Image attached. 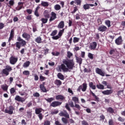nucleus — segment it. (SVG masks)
I'll use <instances>...</instances> for the list:
<instances>
[{"label":"nucleus","instance_id":"f257e3e1","mask_svg":"<svg viewBox=\"0 0 125 125\" xmlns=\"http://www.w3.org/2000/svg\"><path fill=\"white\" fill-rule=\"evenodd\" d=\"M62 63L61 65H58V68L59 72L67 73L71 72L70 70H73L75 67V62L74 60L64 59L62 60Z\"/></svg>","mask_w":125,"mask_h":125},{"label":"nucleus","instance_id":"f03ea898","mask_svg":"<svg viewBox=\"0 0 125 125\" xmlns=\"http://www.w3.org/2000/svg\"><path fill=\"white\" fill-rule=\"evenodd\" d=\"M17 41V42L15 44L17 50H18V49H20V48H21V47H24V46H26L27 44V42H26V41L23 40V39H22L21 37H18Z\"/></svg>","mask_w":125,"mask_h":125},{"label":"nucleus","instance_id":"7ed1b4c3","mask_svg":"<svg viewBox=\"0 0 125 125\" xmlns=\"http://www.w3.org/2000/svg\"><path fill=\"white\" fill-rule=\"evenodd\" d=\"M11 71H12V67L9 65H6L5 66V68L2 70L1 74L6 77L9 75V73H10Z\"/></svg>","mask_w":125,"mask_h":125},{"label":"nucleus","instance_id":"20e7f679","mask_svg":"<svg viewBox=\"0 0 125 125\" xmlns=\"http://www.w3.org/2000/svg\"><path fill=\"white\" fill-rule=\"evenodd\" d=\"M86 89H87V83H83L82 85H81L77 88V91L81 92V90L84 92L86 91Z\"/></svg>","mask_w":125,"mask_h":125},{"label":"nucleus","instance_id":"39448f33","mask_svg":"<svg viewBox=\"0 0 125 125\" xmlns=\"http://www.w3.org/2000/svg\"><path fill=\"white\" fill-rule=\"evenodd\" d=\"M17 61H18V57L15 56H11L9 58V62L11 65H15V63H17Z\"/></svg>","mask_w":125,"mask_h":125},{"label":"nucleus","instance_id":"423d86ee","mask_svg":"<svg viewBox=\"0 0 125 125\" xmlns=\"http://www.w3.org/2000/svg\"><path fill=\"white\" fill-rule=\"evenodd\" d=\"M69 105L71 108H76V109H78V111H81V109H82V107H81V105H80V104H75L74 105V102L73 101H70V102L69 103Z\"/></svg>","mask_w":125,"mask_h":125},{"label":"nucleus","instance_id":"0eeeda50","mask_svg":"<svg viewBox=\"0 0 125 125\" xmlns=\"http://www.w3.org/2000/svg\"><path fill=\"white\" fill-rule=\"evenodd\" d=\"M14 107L12 105L9 106L8 109H6L5 110V113L6 114H8L9 115H12L13 114V111H14Z\"/></svg>","mask_w":125,"mask_h":125},{"label":"nucleus","instance_id":"6e6552de","mask_svg":"<svg viewBox=\"0 0 125 125\" xmlns=\"http://www.w3.org/2000/svg\"><path fill=\"white\" fill-rule=\"evenodd\" d=\"M61 117H64L66 119H70V115L69 113L67 112V110H64L63 111H61V113L59 114Z\"/></svg>","mask_w":125,"mask_h":125},{"label":"nucleus","instance_id":"1a4fd4ad","mask_svg":"<svg viewBox=\"0 0 125 125\" xmlns=\"http://www.w3.org/2000/svg\"><path fill=\"white\" fill-rule=\"evenodd\" d=\"M62 102L59 101H54L51 103L50 104V107H58V106H60L62 105Z\"/></svg>","mask_w":125,"mask_h":125},{"label":"nucleus","instance_id":"9d476101","mask_svg":"<svg viewBox=\"0 0 125 125\" xmlns=\"http://www.w3.org/2000/svg\"><path fill=\"white\" fill-rule=\"evenodd\" d=\"M15 100H16V101H18V102H21V103H23V102H25L26 99L21 97L19 95H16L15 98Z\"/></svg>","mask_w":125,"mask_h":125},{"label":"nucleus","instance_id":"9b49d317","mask_svg":"<svg viewBox=\"0 0 125 125\" xmlns=\"http://www.w3.org/2000/svg\"><path fill=\"white\" fill-rule=\"evenodd\" d=\"M123 38L122 36H119L117 39L115 40V43L117 45H121L123 43Z\"/></svg>","mask_w":125,"mask_h":125},{"label":"nucleus","instance_id":"f8f14e48","mask_svg":"<svg viewBox=\"0 0 125 125\" xmlns=\"http://www.w3.org/2000/svg\"><path fill=\"white\" fill-rule=\"evenodd\" d=\"M96 73L102 76V77H104L105 76V73L102 71V69L97 67L96 68Z\"/></svg>","mask_w":125,"mask_h":125},{"label":"nucleus","instance_id":"ddd939ff","mask_svg":"<svg viewBox=\"0 0 125 125\" xmlns=\"http://www.w3.org/2000/svg\"><path fill=\"white\" fill-rule=\"evenodd\" d=\"M15 30L14 28H13L10 32V37L8 39V42H11V40L12 39H14V35L15 34Z\"/></svg>","mask_w":125,"mask_h":125},{"label":"nucleus","instance_id":"4468645a","mask_svg":"<svg viewBox=\"0 0 125 125\" xmlns=\"http://www.w3.org/2000/svg\"><path fill=\"white\" fill-rule=\"evenodd\" d=\"M22 38H23V39H25V40L26 41H30V40L31 39V35H30V34H29L26 32H24L22 34Z\"/></svg>","mask_w":125,"mask_h":125},{"label":"nucleus","instance_id":"2eb2a0df","mask_svg":"<svg viewBox=\"0 0 125 125\" xmlns=\"http://www.w3.org/2000/svg\"><path fill=\"white\" fill-rule=\"evenodd\" d=\"M97 46V43L95 42H92L89 46V48L91 50H94Z\"/></svg>","mask_w":125,"mask_h":125},{"label":"nucleus","instance_id":"dca6fc26","mask_svg":"<svg viewBox=\"0 0 125 125\" xmlns=\"http://www.w3.org/2000/svg\"><path fill=\"white\" fill-rule=\"evenodd\" d=\"M51 15V16L50 17V19L49 20L50 22L53 21V20H55V19L57 18V17H56V13L54 12H52Z\"/></svg>","mask_w":125,"mask_h":125},{"label":"nucleus","instance_id":"f3484780","mask_svg":"<svg viewBox=\"0 0 125 125\" xmlns=\"http://www.w3.org/2000/svg\"><path fill=\"white\" fill-rule=\"evenodd\" d=\"M74 3H75V1H72L70 3V5H73V7H74L73 11L71 12V13L72 14H74V13H76V12L78 10V8L77 7V5L74 4Z\"/></svg>","mask_w":125,"mask_h":125},{"label":"nucleus","instance_id":"a211bd4d","mask_svg":"<svg viewBox=\"0 0 125 125\" xmlns=\"http://www.w3.org/2000/svg\"><path fill=\"white\" fill-rule=\"evenodd\" d=\"M107 27L104 25H101L98 28V31H100V32H106V31H107Z\"/></svg>","mask_w":125,"mask_h":125},{"label":"nucleus","instance_id":"6ab92c4d","mask_svg":"<svg viewBox=\"0 0 125 125\" xmlns=\"http://www.w3.org/2000/svg\"><path fill=\"white\" fill-rule=\"evenodd\" d=\"M64 27H65V22L62 21L59 23L57 28H58V29H63V28H64Z\"/></svg>","mask_w":125,"mask_h":125},{"label":"nucleus","instance_id":"aec40b11","mask_svg":"<svg viewBox=\"0 0 125 125\" xmlns=\"http://www.w3.org/2000/svg\"><path fill=\"white\" fill-rule=\"evenodd\" d=\"M103 94H104V95H110V94H112L113 93V90H106L102 91Z\"/></svg>","mask_w":125,"mask_h":125},{"label":"nucleus","instance_id":"412c9836","mask_svg":"<svg viewBox=\"0 0 125 125\" xmlns=\"http://www.w3.org/2000/svg\"><path fill=\"white\" fill-rule=\"evenodd\" d=\"M43 16L45 18H47L48 19L50 18V14L49 13V11H44L43 13Z\"/></svg>","mask_w":125,"mask_h":125},{"label":"nucleus","instance_id":"4be33fe9","mask_svg":"<svg viewBox=\"0 0 125 125\" xmlns=\"http://www.w3.org/2000/svg\"><path fill=\"white\" fill-rule=\"evenodd\" d=\"M56 99L57 100H61L62 101H63V100H65V98L63 95H58L56 96Z\"/></svg>","mask_w":125,"mask_h":125},{"label":"nucleus","instance_id":"5701e85b","mask_svg":"<svg viewBox=\"0 0 125 125\" xmlns=\"http://www.w3.org/2000/svg\"><path fill=\"white\" fill-rule=\"evenodd\" d=\"M76 60L77 61V62L79 64V65H82V63H83V59L81 57H79L77 56H75Z\"/></svg>","mask_w":125,"mask_h":125},{"label":"nucleus","instance_id":"b1692460","mask_svg":"<svg viewBox=\"0 0 125 125\" xmlns=\"http://www.w3.org/2000/svg\"><path fill=\"white\" fill-rule=\"evenodd\" d=\"M109 53L110 55L116 56V54H117V50L116 49H112L110 50Z\"/></svg>","mask_w":125,"mask_h":125},{"label":"nucleus","instance_id":"393cba45","mask_svg":"<svg viewBox=\"0 0 125 125\" xmlns=\"http://www.w3.org/2000/svg\"><path fill=\"white\" fill-rule=\"evenodd\" d=\"M43 109H42V107L40 108H36L35 109V114H36V115H39L40 114H42V112Z\"/></svg>","mask_w":125,"mask_h":125},{"label":"nucleus","instance_id":"a878e982","mask_svg":"<svg viewBox=\"0 0 125 125\" xmlns=\"http://www.w3.org/2000/svg\"><path fill=\"white\" fill-rule=\"evenodd\" d=\"M41 21H42V23H41L42 27H43V24H46V23H47V21H48V19H47L46 18H43L41 19Z\"/></svg>","mask_w":125,"mask_h":125},{"label":"nucleus","instance_id":"bb28decb","mask_svg":"<svg viewBox=\"0 0 125 125\" xmlns=\"http://www.w3.org/2000/svg\"><path fill=\"white\" fill-rule=\"evenodd\" d=\"M72 101H74V104H77V103H80V100L79 99V97H77L76 96L72 97Z\"/></svg>","mask_w":125,"mask_h":125},{"label":"nucleus","instance_id":"cd10ccee","mask_svg":"<svg viewBox=\"0 0 125 125\" xmlns=\"http://www.w3.org/2000/svg\"><path fill=\"white\" fill-rule=\"evenodd\" d=\"M90 94L92 95L93 97H94L95 99V101H99V98H98L96 95H95V94L92 92L91 90H90Z\"/></svg>","mask_w":125,"mask_h":125},{"label":"nucleus","instance_id":"c85d7f7f","mask_svg":"<svg viewBox=\"0 0 125 125\" xmlns=\"http://www.w3.org/2000/svg\"><path fill=\"white\" fill-rule=\"evenodd\" d=\"M44 100L48 102V103H51L52 101H54L55 100V98L54 97L48 98L47 99L45 98Z\"/></svg>","mask_w":125,"mask_h":125},{"label":"nucleus","instance_id":"c756f323","mask_svg":"<svg viewBox=\"0 0 125 125\" xmlns=\"http://www.w3.org/2000/svg\"><path fill=\"white\" fill-rule=\"evenodd\" d=\"M106 111L108 112V113H109V114H114L115 112V111L114 110V109L111 107H109L107 108H106Z\"/></svg>","mask_w":125,"mask_h":125},{"label":"nucleus","instance_id":"7c9ffc66","mask_svg":"<svg viewBox=\"0 0 125 125\" xmlns=\"http://www.w3.org/2000/svg\"><path fill=\"white\" fill-rule=\"evenodd\" d=\"M89 86L92 89H94V90L96 89V86L94 85V84H93V82L89 83Z\"/></svg>","mask_w":125,"mask_h":125},{"label":"nucleus","instance_id":"2f4dec72","mask_svg":"<svg viewBox=\"0 0 125 125\" xmlns=\"http://www.w3.org/2000/svg\"><path fill=\"white\" fill-rule=\"evenodd\" d=\"M1 87L4 91H7V89H8V85L6 84L1 85Z\"/></svg>","mask_w":125,"mask_h":125},{"label":"nucleus","instance_id":"473e14b6","mask_svg":"<svg viewBox=\"0 0 125 125\" xmlns=\"http://www.w3.org/2000/svg\"><path fill=\"white\" fill-rule=\"evenodd\" d=\"M15 4V2L14 0H10L9 1V3L7 4V6H8V7H10V6H13V5H14Z\"/></svg>","mask_w":125,"mask_h":125},{"label":"nucleus","instance_id":"72a5a7b5","mask_svg":"<svg viewBox=\"0 0 125 125\" xmlns=\"http://www.w3.org/2000/svg\"><path fill=\"white\" fill-rule=\"evenodd\" d=\"M30 64H31V62H30V61H26L23 64V68H28V67L30 66Z\"/></svg>","mask_w":125,"mask_h":125},{"label":"nucleus","instance_id":"f704fd0d","mask_svg":"<svg viewBox=\"0 0 125 125\" xmlns=\"http://www.w3.org/2000/svg\"><path fill=\"white\" fill-rule=\"evenodd\" d=\"M41 5L42 6H43V7H47V6L49 5V3H48V2L42 1L41 3Z\"/></svg>","mask_w":125,"mask_h":125},{"label":"nucleus","instance_id":"c9c22d12","mask_svg":"<svg viewBox=\"0 0 125 125\" xmlns=\"http://www.w3.org/2000/svg\"><path fill=\"white\" fill-rule=\"evenodd\" d=\"M57 77L60 80H62V81L64 80V75H63L62 73H59L57 75Z\"/></svg>","mask_w":125,"mask_h":125},{"label":"nucleus","instance_id":"e433bc0d","mask_svg":"<svg viewBox=\"0 0 125 125\" xmlns=\"http://www.w3.org/2000/svg\"><path fill=\"white\" fill-rule=\"evenodd\" d=\"M55 84L56 85H61L62 84V82L59 80H56L54 82Z\"/></svg>","mask_w":125,"mask_h":125},{"label":"nucleus","instance_id":"4c0bfd02","mask_svg":"<svg viewBox=\"0 0 125 125\" xmlns=\"http://www.w3.org/2000/svg\"><path fill=\"white\" fill-rule=\"evenodd\" d=\"M35 42H37V43H42V37H41V36L37 37L35 39Z\"/></svg>","mask_w":125,"mask_h":125},{"label":"nucleus","instance_id":"58836bf2","mask_svg":"<svg viewBox=\"0 0 125 125\" xmlns=\"http://www.w3.org/2000/svg\"><path fill=\"white\" fill-rule=\"evenodd\" d=\"M40 89L42 91V92H47V90L45 88L44 86H40Z\"/></svg>","mask_w":125,"mask_h":125},{"label":"nucleus","instance_id":"ea45409f","mask_svg":"<svg viewBox=\"0 0 125 125\" xmlns=\"http://www.w3.org/2000/svg\"><path fill=\"white\" fill-rule=\"evenodd\" d=\"M96 87L98 88V89H104V85L101 84H99L96 85Z\"/></svg>","mask_w":125,"mask_h":125},{"label":"nucleus","instance_id":"a19ab883","mask_svg":"<svg viewBox=\"0 0 125 125\" xmlns=\"http://www.w3.org/2000/svg\"><path fill=\"white\" fill-rule=\"evenodd\" d=\"M62 123H63V124H64V125H67V124H68V119H67V118H64L62 117Z\"/></svg>","mask_w":125,"mask_h":125},{"label":"nucleus","instance_id":"79ce46f5","mask_svg":"<svg viewBox=\"0 0 125 125\" xmlns=\"http://www.w3.org/2000/svg\"><path fill=\"white\" fill-rule=\"evenodd\" d=\"M83 8L85 10H86L87 9H89V8H90V7H89V4H85L83 5Z\"/></svg>","mask_w":125,"mask_h":125},{"label":"nucleus","instance_id":"37998d69","mask_svg":"<svg viewBox=\"0 0 125 125\" xmlns=\"http://www.w3.org/2000/svg\"><path fill=\"white\" fill-rule=\"evenodd\" d=\"M64 31H65V28H63L62 30H60L58 33V36L60 37H62V35H63V33H64Z\"/></svg>","mask_w":125,"mask_h":125},{"label":"nucleus","instance_id":"c03bdc74","mask_svg":"<svg viewBox=\"0 0 125 125\" xmlns=\"http://www.w3.org/2000/svg\"><path fill=\"white\" fill-rule=\"evenodd\" d=\"M75 3L77 5H80L81 6V4H82V0H75Z\"/></svg>","mask_w":125,"mask_h":125},{"label":"nucleus","instance_id":"a18cd8bd","mask_svg":"<svg viewBox=\"0 0 125 125\" xmlns=\"http://www.w3.org/2000/svg\"><path fill=\"white\" fill-rule=\"evenodd\" d=\"M55 10H60L61 9V6L59 4H56L54 6Z\"/></svg>","mask_w":125,"mask_h":125},{"label":"nucleus","instance_id":"49530a36","mask_svg":"<svg viewBox=\"0 0 125 125\" xmlns=\"http://www.w3.org/2000/svg\"><path fill=\"white\" fill-rule=\"evenodd\" d=\"M80 39L77 37H74L73 38V42L74 43H76L77 42H80Z\"/></svg>","mask_w":125,"mask_h":125},{"label":"nucleus","instance_id":"de8ad7c7","mask_svg":"<svg viewBox=\"0 0 125 125\" xmlns=\"http://www.w3.org/2000/svg\"><path fill=\"white\" fill-rule=\"evenodd\" d=\"M22 74L24 76H29L30 75V71L29 70H24L22 72Z\"/></svg>","mask_w":125,"mask_h":125},{"label":"nucleus","instance_id":"09e8293b","mask_svg":"<svg viewBox=\"0 0 125 125\" xmlns=\"http://www.w3.org/2000/svg\"><path fill=\"white\" fill-rule=\"evenodd\" d=\"M10 91L11 94H14L16 92V89L14 87H13L10 89Z\"/></svg>","mask_w":125,"mask_h":125},{"label":"nucleus","instance_id":"8fccbe9b","mask_svg":"<svg viewBox=\"0 0 125 125\" xmlns=\"http://www.w3.org/2000/svg\"><path fill=\"white\" fill-rule=\"evenodd\" d=\"M105 24L109 28L111 27V21L109 20H107L105 21Z\"/></svg>","mask_w":125,"mask_h":125},{"label":"nucleus","instance_id":"3c124183","mask_svg":"<svg viewBox=\"0 0 125 125\" xmlns=\"http://www.w3.org/2000/svg\"><path fill=\"white\" fill-rule=\"evenodd\" d=\"M83 72L84 73H90V72H91V69L90 68H84L83 69Z\"/></svg>","mask_w":125,"mask_h":125},{"label":"nucleus","instance_id":"603ef678","mask_svg":"<svg viewBox=\"0 0 125 125\" xmlns=\"http://www.w3.org/2000/svg\"><path fill=\"white\" fill-rule=\"evenodd\" d=\"M57 34V30H53L52 31V32L50 34V36L51 37H54V36L56 35Z\"/></svg>","mask_w":125,"mask_h":125},{"label":"nucleus","instance_id":"864d4df0","mask_svg":"<svg viewBox=\"0 0 125 125\" xmlns=\"http://www.w3.org/2000/svg\"><path fill=\"white\" fill-rule=\"evenodd\" d=\"M65 108L68 111V112H71V108H70V106H69V104L68 103H66L65 106Z\"/></svg>","mask_w":125,"mask_h":125},{"label":"nucleus","instance_id":"5fc2aeb1","mask_svg":"<svg viewBox=\"0 0 125 125\" xmlns=\"http://www.w3.org/2000/svg\"><path fill=\"white\" fill-rule=\"evenodd\" d=\"M108 125H115V123H114V121H113V119H109V120Z\"/></svg>","mask_w":125,"mask_h":125},{"label":"nucleus","instance_id":"6e6d98bb","mask_svg":"<svg viewBox=\"0 0 125 125\" xmlns=\"http://www.w3.org/2000/svg\"><path fill=\"white\" fill-rule=\"evenodd\" d=\"M38 117L39 118L40 121H42V119H43V115H42V113L38 114Z\"/></svg>","mask_w":125,"mask_h":125},{"label":"nucleus","instance_id":"4d7b16f0","mask_svg":"<svg viewBox=\"0 0 125 125\" xmlns=\"http://www.w3.org/2000/svg\"><path fill=\"white\" fill-rule=\"evenodd\" d=\"M58 113H59V110H56L55 109L54 111H51V115H56V114H58Z\"/></svg>","mask_w":125,"mask_h":125},{"label":"nucleus","instance_id":"13d9d810","mask_svg":"<svg viewBox=\"0 0 125 125\" xmlns=\"http://www.w3.org/2000/svg\"><path fill=\"white\" fill-rule=\"evenodd\" d=\"M88 58H89L90 59H93V54H92L91 53H89L88 54Z\"/></svg>","mask_w":125,"mask_h":125},{"label":"nucleus","instance_id":"bf43d9fd","mask_svg":"<svg viewBox=\"0 0 125 125\" xmlns=\"http://www.w3.org/2000/svg\"><path fill=\"white\" fill-rule=\"evenodd\" d=\"M73 56V53L70 51L67 52V57L68 58H71V57Z\"/></svg>","mask_w":125,"mask_h":125},{"label":"nucleus","instance_id":"052dcab7","mask_svg":"<svg viewBox=\"0 0 125 125\" xmlns=\"http://www.w3.org/2000/svg\"><path fill=\"white\" fill-rule=\"evenodd\" d=\"M100 121H104V120H105V116H104V115L102 114L100 116Z\"/></svg>","mask_w":125,"mask_h":125},{"label":"nucleus","instance_id":"680f3d73","mask_svg":"<svg viewBox=\"0 0 125 125\" xmlns=\"http://www.w3.org/2000/svg\"><path fill=\"white\" fill-rule=\"evenodd\" d=\"M26 20H28V21H31L32 20V15H28L26 17Z\"/></svg>","mask_w":125,"mask_h":125},{"label":"nucleus","instance_id":"e2e57ef3","mask_svg":"<svg viewBox=\"0 0 125 125\" xmlns=\"http://www.w3.org/2000/svg\"><path fill=\"white\" fill-rule=\"evenodd\" d=\"M82 125H89L88 124V123H87V122H86L85 120H83V121H82Z\"/></svg>","mask_w":125,"mask_h":125},{"label":"nucleus","instance_id":"0e129e2a","mask_svg":"<svg viewBox=\"0 0 125 125\" xmlns=\"http://www.w3.org/2000/svg\"><path fill=\"white\" fill-rule=\"evenodd\" d=\"M34 97H39L40 96V93L38 92H36L33 94Z\"/></svg>","mask_w":125,"mask_h":125},{"label":"nucleus","instance_id":"69168bd1","mask_svg":"<svg viewBox=\"0 0 125 125\" xmlns=\"http://www.w3.org/2000/svg\"><path fill=\"white\" fill-rule=\"evenodd\" d=\"M46 79L45 77L42 76V75H41L40 77V80L41 82H43V81H44Z\"/></svg>","mask_w":125,"mask_h":125},{"label":"nucleus","instance_id":"338daca9","mask_svg":"<svg viewBox=\"0 0 125 125\" xmlns=\"http://www.w3.org/2000/svg\"><path fill=\"white\" fill-rule=\"evenodd\" d=\"M60 37L59 36V35H57V36H53L52 37V39H53V40H58L59 39H60Z\"/></svg>","mask_w":125,"mask_h":125},{"label":"nucleus","instance_id":"774afa93","mask_svg":"<svg viewBox=\"0 0 125 125\" xmlns=\"http://www.w3.org/2000/svg\"><path fill=\"white\" fill-rule=\"evenodd\" d=\"M55 125H62L60 122L58 121H56L55 122Z\"/></svg>","mask_w":125,"mask_h":125}]
</instances>
